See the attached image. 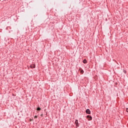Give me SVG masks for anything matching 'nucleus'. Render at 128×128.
Listing matches in <instances>:
<instances>
[{"instance_id": "4", "label": "nucleus", "mask_w": 128, "mask_h": 128, "mask_svg": "<svg viewBox=\"0 0 128 128\" xmlns=\"http://www.w3.org/2000/svg\"><path fill=\"white\" fill-rule=\"evenodd\" d=\"M30 67L31 68H36V66L34 64H32L30 65Z\"/></svg>"}, {"instance_id": "11", "label": "nucleus", "mask_w": 128, "mask_h": 128, "mask_svg": "<svg viewBox=\"0 0 128 128\" xmlns=\"http://www.w3.org/2000/svg\"><path fill=\"white\" fill-rule=\"evenodd\" d=\"M126 74V72H124Z\"/></svg>"}, {"instance_id": "5", "label": "nucleus", "mask_w": 128, "mask_h": 128, "mask_svg": "<svg viewBox=\"0 0 128 128\" xmlns=\"http://www.w3.org/2000/svg\"><path fill=\"white\" fill-rule=\"evenodd\" d=\"M83 62H84V64H86V62H87L86 60L84 59V60H83Z\"/></svg>"}, {"instance_id": "1", "label": "nucleus", "mask_w": 128, "mask_h": 128, "mask_svg": "<svg viewBox=\"0 0 128 128\" xmlns=\"http://www.w3.org/2000/svg\"><path fill=\"white\" fill-rule=\"evenodd\" d=\"M87 118H88V120H92V116L88 115L86 116Z\"/></svg>"}, {"instance_id": "9", "label": "nucleus", "mask_w": 128, "mask_h": 128, "mask_svg": "<svg viewBox=\"0 0 128 128\" xmlns=\"http://www.w3.org/2000/svg\"><path fill=\"white\" fill-rule=\"evenodd\" d=\"M126 110L127 112H128V108H126Z\"/></svg>"}, {"instance_id": "7", "label": "nucleus", "mask_w": 128, "mask_h": 128, "mask_svg": "<svg viewBox=\"0 0 128 128\" xmlns=\"http://www.w3.org/2000/svg\"><path fill=\"white\" fill-rule=\"evenodd\" d=\"M81 74H84V71L82 70H80Z\"/></svg>"}, {"instance_id": "2", "label": "nucleus", "mask_w": 128, "mask_h": 128, "mask_svg": "<svg viewBox=\"0 0 128 128\" xmlns=\"http://www.w3.org/2000/svg\"><path fill=\"white\" fill-rule=\"evenodd\" d=\"M75 124H76V126L78 127V120H76L75 121Z\"/></svg>"}, {"instance_id": "6", "label": "nucleus", "mask_w": 128, "mask_h": 128, "mask_svg": "<svg viewBox=\"0 0 128 128\" xmlns=\"http://www.w3.org/2000/svg\"><path fill=\"white\" fill-rule=\"evenodd\" d=\"M37 110H40V108H37Z\"/></svg>"}, {"instance_id": "3", "label": "nucleus", "mask_w": 128, "mask_h": 128, "mask_svg": "<svg viewBox=\"0 0 128 128\" xmlns=\"http://www.w3.org/2000/svg\"><path fill=\"white\" fill-rule=\"evenodd\" d=\"M86 114H90V109H87L86 110Z\"/></svg>"}, {"instance_id": "8", "label": "nucleus", "mask_w": 128, "mask_h": 128, "mask_svg": "<svg viewBox=\"0 0 128 128\" xmlns=\"http://www.w3.org/2000/svg\"><path fill=\"white\" fill-rule=\"evenodd\" d=\"M34 118H38V116H34Z\"/></svg>"}, {"instance_id": "10", "label": "nucleus", "mask_w": 128, "mask_h": 128, "mask_svg": "<svg viewBox=\"0 0 128 128\" xmlns=\"http://www.w3.org/2000/svg\"><path fill=\"white\" fill-rule=\"evenodd\" d=\"M41 116H42V114H41Z\"/></svg>"}]
</instances>
